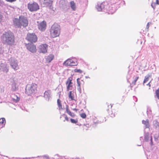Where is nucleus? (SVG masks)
Wrapping results in <instances>:
<instances>
[{"instance_id": "obj_37", "label": "nucleus", "mask_w": 159, "mask_h": 159, "mask_svg": "<svg viewBox=\"0 0 159 159\" xmlns=\"http://www.w3.org/2000/svg\"><path fill=\"white\" fill-rule=\"evenodd\" d=\"M78 89L79 90V91L80 92V93H81V87H78Z\"/></svg>"}, {"instance_id": "obj_9", "label": "nucleus", "mask_w": 159, "mask_h": 159, "mask_svg": "<svg viewBox=\"0 0 159 159\" xmlns=\"http://www.w3.org/2000/svg\"><path fill=\"white\" fill-rule=\"evenodd\" d=\"M25 46L27 49L31 52L35 53L36 52L37 49L36 46L33 43L26 44Z\"/></svg>"}, {"instance_id": "obj_8", "label": "nucleus", "mask_w": 159, "mask_h": 159, "mask_svg": "<svg viewBox=\"0 0 159 159\" xmlns=\"http://www.w3.org/2000/svg\"><path fill=\"white\" fill-rule=\"evenodd\" d=\"M37 85L36 84H32L28 90L26 89V92L29 95L31 93H35L37 91Z\"/></svg>"}, {"instance_id": "obj_28", "label": "nucleus", "mask_w": 159, "mask_h": 159, "mask_svg": "<svg viewBox=\"0 0 159 159\" xmlns=\"http://www.w3.org/2000/svg\"><path fill=\"white\" fill-rule=\"evenodd\" d=\"M139 78V76L136 77L134 80L132 82V84L133 85H135L136 84V82Z\"/></svg>"}, {"instance_id": "obj_12", "label": "nucleus", "mask_w": 159, "mask_h": 159, "mask_svg": "<svg viewBox=\"0 0 159 159\" xmlns=\"http://www.w3.org/2000/svg\"><path fill=\"white\" fill-rule=\"evenodd\" d=\"M46 26V22L44 21L40 22L38 25L39 29L42 31H43L45 30Z\"/></svg>"}, {"instance_id": "obj_26", "label": "nucleus", "mask_w": 159, "mask_h": 159, "mask_svg": "<svg viewBox=\"0 0 159 159\" xmlns=\"http://www.w3.org/2000/svg\"><path fill=\"white\" fill-rule=\"evenodd\" d=\"M69 98L71 100H74L73 94L72 93V91H70L69 94Z\"/></svg>"}, {"instance_id": "obj_36", "label": "nucleus", "mask_w": 159, "mask_h": 159, "mask_svg": "<svg viewBox=\"0 0 159 159\" xmlns=\"http://www.w3.org/2000/svg\"><path fill=\"white\" fill-rule=\"evenodd\" d=\"M16 0H6V1H7L8 2H15Z\"/></svg>"}, {"instance_id": "obj_20", "label": "nucleus", "mask_w": 159, "mask_h": 159, "mask_svg": "<svg viewBox=\"0 0 159 159\" xmlns=\"http://www.w3.org/2000/svg\"><path fill=\"white\" fill-rule=\"evenodd\" d=\"M5 122V119L4 118L0 119V128H2L4 126Z\"/></svg>"}, {"instance_id": "obj_23", "label": "nucleus", "mask_w": 159, "mask_h": 159, "mask_svg": "<svg viewBox=\"0 0 159 159\" xmlns=\"http://www.w3.org/2000/svg\"><path fill=\"white\" fill-rule=\"evenodd\" d=\"M77 83L78 87H81V85L84 84V81L83 80H80L79 78H78L77 79Z\"/></svg>"}, {"instance_id": "obj_11", "label": "nucleus", "mask_w": 159, "mask_h": 159, "mask_svg": "<svg viewBox=\"0 0 159 159\" xmlns=\"http://www.w3.org/2000/svg\"><path fill=\"white\" fill-rule=\"evenodd\" d=\"M63 64L66 66H75L76 65L77 62L73 59H69L66 60Z\"/></svg>"}, {"instance_id": "obj_19", "label": "nucleus", "mask_w": 159, "mask_h": 159, "mask_svg": "<svg viewBox=\"0 0 159 159\" xmlns=\"http://www.w3.org/2000/svg\"><path fill=\"white\" fill-rule=\"evenodd\" d=\"M11 66L15 70H17L19 69V67L17 63L15 61H13L11 62Z\"/></svg>"}, {"instance_id": "obj_29", "label": "nucleus", "mask_w": 159, "mask_h": 159, "mask_svg": "<svg viewBox=\"0 0 159 159\" xmlns=\"http://www.w3.org/2000/svg\"><path fill=\"white\" fill-rule=\"evenodd\" d=\"M70 120L71 123L74 124H76L78 122V120L77 119H73L71 118L70 119Z\"/></svg>"}, {"instance_id": "obj_13", "label": "nucleus", "mask_w": 159, "mask_h": 159, "mask_svg": "<svg viewBox=\"0 0 159 159\" xmlns=\"http://www.w3.org/2000/svg\"><path fill=\"white\" fill-rule=\"evenodd\" d=\"M112 105L111 104H110L109 105L108 104L107 105L108 108L107 109V111L108 114L110 117L111 118H114L115 116V114H113L112 111Z\"/></svg>"}, {"instance_id": "obj_7", "label": "nucleus", "mask_w": 159, "mask_h": 159, "mask_svg": "<svg viewBox=\"0 0 159 159\" xmlns=\"http://www.w3.org/2000/svg\"><path fill=\"white\" fill-rule=\"evenodd\" d=\"M41 5L43 7H48L51 8L53 0H39Z\"/></svg>"}, {"instance_id": "obj_5", "label": "nucleus", "mask_w": 159, "mask_h": 159, "mask_svg": "<svg viewBox=\"0 0 159 159\" xmlns=\"http://www.w3.org/2000/svg\"><path fill=\"white\" fill-rule=\"evenodd\" d=\"M25 39L31 43H35L37 41L38 37L34 33H28L27 34Z\"/></svg>"}, {"instance_id": "obj_39", "label": "nucleus", "mask_w": 159, "mask_h": 159, "mask_svg": "<svg viewBox=\"0 0 159 159\" xmlns=\"http://www.w3.org/2000/svg\"><path fill=\"white\" fill-rule=\"evenodd\" d=\"M151 81H150L147 84V85L149 87H151V84H150V83H151Z\"/></svg>"}, {"instance_id": "obj_21", "label": "nucleus", "mask_w": 159, "mask_h": 159, "mask_svg": "<svg viewBox=\"0 0 159 159\" xmlns=\"http://www.w3.org/2000/svg\"><path fill=\"white\" fill-rule=\"evenodd\" d=\"M142 123L144 124L146 128H149L150 125L149 123V120L148 119H147L146 120H143Z\"/></svg>"}, {"instance_id": "obj_25", "label": "nucleus", "mask_w": 159, "mask_h": 159, "mask_svg": "<svg viewBox=\"0 0 159 159\" xmlns=\"http://www.w3.org/2000/svg\"><path fill=\"white\" fill-rule=\"evenodd\" d=\"M151 77V75H148L147 76H145L143 82V84L146 83L148 80L149 78H150Z\"/></svg>"}, {"instance_id": "obj_40", "label": "nucleus", "mask_w": 159, "mask_h": 159, "mask_svg": "<svg viewBox=\"0 0 159 159\" xmlns=\"http://www.w3.org/2000/svg\"><path fill=\"white\" fill-rule=\"evenodd\" d=\"M73 110L74 111H77L78 110V109H77L76 108H74V109H73Z\"/></svg>"}, {"instance_id": "obj_33", "label": "nucleus", "mask_w": 159, "mask_h": 159, "mask_svg": "<svg viewBox=\"0 0 159 159\" xmlns=\"http://www.w3.org/2000/svg\"><path fill=\"white\" fill-rule=\"evenodd\" d=\"M3 15L0 12V23L3 20Z\"/></svg>"}, {"instance_id": "obj_30", "label": "nucleus", "mask_w": 159, "mask_h": 159, "mask_svg": "<svg viewBox=\"0 0 159 159\" xmlns=\"http://www.w3.org/2000/svg\"><path fill=\"white\" fill-rule=\"evenodd\" d=\"M156 96L159 99V88L155 91Z\"/></svg>"}, {"instance_id": "obj_22", "label": "nucleus", "mask_w": 159, "mask_h": 159, "mask_svg": "<svg viewBox=\"0 0 159 159\" xmlns=\"http://www.w3.org/2000/svg\"><path fill=\"white\" fill-rule=\"evenodd\" d=\"M70 3L71 9L75 11L76 9V5L74 2L72 1L70 2Z\"/></svg>"}, {"instance_id": "obj_18", "label": "nucleus", "mask_w": 159, "mask_h": 159, "mask_svg": "<svg viewBox=\"0 0 159 159\" xmlns=\"http://www.w3.org/2000/svg\"><path fill=\"white\" fill-rule=\"evenodd\" d=\"M51 93V91L49 90L45 91L44 94V97L46 98L49 99L50 97Z\"/></svg>"}, {"instance_id": "obj_34", "label": "nucleus", "mask_w": 159, "mask_h": 159, "mask_svg": "<svg viewBox=\"0 0 159 159\" xmlns=\"http://www.w3.org/2000/svg\"><path fill=\"white\" fill-rule=\"evenodd\" d=\"M149 138V134H148L147 135H146L144 137L145 139V140H147Z\"/></svg>"}, {"instance_id": "obj_6", "label": "nucleus", "mask_w": 159, "mask_h": 159, "mask_svg": "<svg viewBox=\"0 0 159 159\" xmlns=\"http://www.w3.org/2000/svg\"><path fill=\"white\" fill-rule=\"evenodd\" d=\"M27 8L31 12L37 11L39 9V5L35 2L32 3H29L27 4Z\"/></svg>"}, {"instance_id": "obj_10", "label": "nucleus", "mask_w": 159, "mask_h": 159, "mask_svg": "<svg viewBox=\"0 0 159 159\" xmlns=\"http://www.w3.org/2000/svg\"><path fill=\"white\" fill-rule=\"evenodd\" d=\"M72 78L71 77H69L66 83L67 86V90L68 91L70 90H72L73 89V85L72 81Z\"/></svg>"}, {"instance_id": "obj_27", "label": "nucleus", "mask_w": 159, "mask_h": 159, "mask_svg": "<svg viewBox=\"0 0 159 159\" xmlns=\"http://www.w3.org/2000/svg\"><path fill=\"white\" fill-rule=\"evenodd\" d=\"M156 4L159 5V0H156V3H152L151 4V6L153 9L155 8Z\"/></svg>"}, {"instance_id": "obj_35", "label": "nucleus", "mask_w": 159, "mask_h": 159, "mask_svg": "<svg viewBox=\"0 0 159 159\" xmlns=\"http://www.w3.org/2000/svg\"><path fill=\"white\" fill-rule=\"evenodd\" d=\"M65 116V118L66 120L67 121H68L69 120L68 117H67V115H64Z\"/></svg>"}, {"instance_id": "obj_14", "label": "nucleus", "mask_w": 159, "mask_h": 159, "mask_svg": "<svg viewBox=\"0 0 159 159\" xmlns=\"http://www.w3.org/2000/svg\"><path fill=\"white\" fill-rule=\"evenodd\" d=\"M48 47V45L46 44H43L39 46V50L40 52L42 53L47 52V49Z\"/></svg>"}, {"instance_id": "obj_1", "label": "nucleus", "mask_w": 159, "mask_h": 159, "mask_svg": "<svg viewBox=\"0 0 159 159\" xmlns=\"http://www.w3.org/2000/svg\"><path fill=\"white\" fill-rule=\"evenodd\" d=\"M119 0H107L102 3H98L96 8L98 11H101L104 8L109 13L112 14L119 6Z\"/></svg>"}, {"instance_id": "obj_32", "label": "nucleus", "mask_w": 159, "mask_h": 159, "mask_svg": "<svg viewBox=\"0 0 159 159\" xmlns=\"http://www.w3.org/2000/svg\"><path fill=\"white\" fill-rule=\"evenodd\" d=\"M80 116L83 118H85L86 117V115L84 113H83L80 114Z\"/></svg>"}, {"instance_id": "obj_38", "label": "nucleus", "mask_w": 159, "mask_h": 159, "mask_svg": "<svg viewBox=\"0 0 159 159\" xmlns=\"http://www.w3.org/2000/svg\"><path fill=\"white\" fill-rule=\"evenodd\" d=\"M149 22H148V23L147 25V26H146V28L147 29V30H148V28H149Z\"/></svg>"}, {"instance_id": "obj_31", "label": "nucleus", "mask_w": 159, "mask_h": 159, "mask_svg": "<svg viewBox=\"0 0 159 159\" xmlns=\"http://www.w3.org/2000/svg\"><path fill=\"white\" fill-rule=\"evenodd\" d=\"M74 72H78L81 73L82 72V71L80 69H75L74 70Z\"/></svg>"}, {"instance_id": "obj_17", "label": "nucleus", "mask_w": 159, "mask_h": 159, "mask_svg": "<svg viewBox=\"0 0 159 159\" xmlns=\"http://www.w3.org/2000/svg\"><path fill=\"white\" fill-rule=\"evenodd\" d=\"M12 101L15 102H17L20 100V98L15 94H12L11 96Z\"/></svg>"}, {"instance_id": "obj_3", "label": "nucleus", "mask_w": 159, "mask_h": 159, "mask_svg": "<svg viewBox=\"0 0 159 159\" xmlns=\"http://www.w3.org/2000/svg\"><path fill=\"white\" fill-rule=\"evenodd\" d=\"M2 40L6 44L12 45L15 43V37L13 34L10 31L5 32L2 36Z\"/></svg>"}, {"instance_id": "obj_16", "label": "nucleus", "mask_w": 159, "mask_h": 159, "mask_svg": "<svg viewBox=\"0 0 159 159\" xmlns=\"http://www.w3.org/2000/svg\"><path fill=\"white\" fill-rule=\"evenodd\" d=\"M66 113L71 117H74L75 116V114L71 112L69 108V107L67 105L66 107Z\"/></svg>"}, {"instance_id": "obj_4", "label": "nucleus", "mask_w": 159, "mask_h": 159, "mask_svg": "<svg viewBox=\"0 0 159 159\" xmlns=\"http://www.w3.org/2000/svg\"><path fill=\"white\" fill-rule=\"evenodd\" d=\"M60 32V26L57 25H53L51 28L50 34L52 38L59 36Z\"/></svg>"}, {"instance_id": "obj_15", "label": "nucleus", "mask_w": 159, "mask_h": 159, "mask_svg": "<svg viewBox=\"0 0 159 159\" xmlns=\"http://www.w3.org/2000/svg\"><path fill=\"white\" fill-rule=\"evenodd\" d=\"M54 58V56L52 54H49L45 57L46 61L47 63L50 62Z\"/></svg>"}, {"instance_id": "obj_2", "label": "nucleus", "mask_w": 159, "mask_h": 159, "mask_svg": "<svg viewBox=\"0 0 159 159\" xmlns=\"http://www.w3.org/2000/svg\"><path fill=\"white\" fill-rule=\"evenodd\" d=\"M28 21L27 18L23 16H20L19 18H14L13 24L16 28H21L26 27L28 25Z\"/></svg>"}, {"instance_id": "obj_24", "label": "nucleus", "mask_w": 159, "mask_h": 159, "mask_svg": "<svg viewBox=\"0 0 159 159\" xmlns=\"http://www.w3.org/2000/svg\"><path fill=\"white\" fill-rule=\"evenodd\" d=\"M57 103L59 110L62 109V106L61 103V101L59 99L57 100Z\"/></svg>"}]
</instances>
